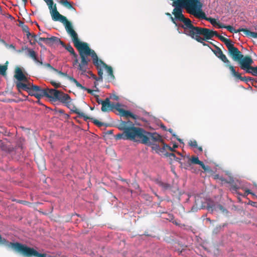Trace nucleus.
<instances>
[{"label": "nucleus", "mask_w": 257, "mask_h": 257, "mask_svg": "<svg viewBox=\"0 0 257 257\" xmlns=\"http://www.w3.org/2000/svg\"><path fill=\"white\" fill-rule=\"evenodd\" d=\"M163 146L162 148V149L164 150V152L165 151V150H166L167 149L170 150L171 152H174V149L176 148H177V147H178L177 145L176 144L174 145L173 148H172L170 146H168V145L165 144L164 143H163Z\"/></svg>", "instance_id": "33"}, {"label": "nucleus", "mask_w": 257, "mask_h": 257, "mask_svg": "<svg viewBox=\"0 0 257 257\" xmlns=\"http://www.w3.org/2000/svg\"><path fill=\"white\" fill-rule=\"evenodd\" d=\"M60 3L69 9H74L73 4L69 2L67 0H60Z\"/></svg>", "instance_id": "30"}, {"label": "nucleus", "mask_w": 257, "mask_h": 257, "mask_svg": "<svg viewBox=\"0 0 257 257\" xmlns=\"http://www.w3.org/2000/svg\"><path fill=\"white\" fill-rule=\"evenodd\" d=\"M74 46L78 49L81 58L80 63L78 65L77 69L81 72L82 75H84L88 69V63L90 59L88 56H90L93 60V63L97 70L98 77H97V81L102 82L103 81V68L102 64L100 61H102L99 59L95 51L91 50L86 43L81 42L77 38L73 42Z\"/></svg>", "instance_id": "2"}, {"label": "nucleus", "mask_w": 257, "mask_h": 257, "mask_svg": "<svg viewBox=\"0 0 257 257\" xmlns=\"http://www.w3.org/2000/svg\"><path fill=\"white\" fill-rule=\"evenodd\" d=\"M62 46L63 47H64L68 51H69L75 57V60L73 62V66L74 67H76V66H77V68L78 65L79 63H78V60L77 59V55L75 53L73 47L70 44H68L67 45H66L65 44V46Z\"/></svg>", "instance_id": "15"}, {"label": "nucleus", "mask_w": 257, "mask_h": 257, "mask_svg": "<svg viewBox=\"0 0 257 257\" xmlns=\"http://www.w3.org/2000/svg\"><path fill=\"white\" fill-rule=\"evenodd\" d=\"M111 105L113 106V108H115L118 111V110L123 109L122 108H120L121 105L119 103H117L115 105H113V104H111Z\"/></svg>", "instance_id": "41"}, {"label": "nucleus", "mask_w": 257, "mask_h": 257, "mask_svg": "<svg viewBox=\"0 0 257 257\" xmlns=\"http://www.w3.org/2000/svg\"><path fill=\"white\" fill-rule=\"evenodd\" d=\"M173 159L175 160H176L177 161H179V160H180L179 158H177L176 157V158H173Z\"/></svg>", "instance_id": "61"}, {"label": "nucleus", "mask_w": 257, "mask_h": 257, "mask_svg": "<svg viewBox=\"0 0 257 257\" xmlns=\"http://www.w3.org/2000/svg\"><path fill=\"white\" fill-rule=\"evenodd\" d=\"M8 62L7 61L5 65H1L0 64V74L3 76L6 75V71L8 69Z\"/></svg>", "instance_id": "31"}, {"label": "nucleus", "mask_w": 257, "mask_h": 257, "mask_svg": "<svg viewBox=\"0 0 257 257\" xmlns=\"http://www.w3.org/2000/svg\"><path fill=\"white\" fill-rule=\"evenodd\" d=\"M70 110L73 113L78 115L79 117H82L85 120L87 119H91L92 122L98 127H101L104 125V123L99 121L98 120L91 118L86 116L83 112H81L71 102V99L69 100L65 104Z\"/></svg>", "instance_id": "8"}, {"label": "nucleus", "mask_w": 257, "mask_h": 257, "mask_svg": "<svg viewBox=\"0 0 257 257\" xmlns=\"http://www.w3.org/2000/svg\"><path fill=\"white\" fill-rule=\"evenodd\" d=\"M0 42L2 44H4L6 46H7V44L6 43V42H5V41L4 40L0 39Z\"/></svg>", "instance_id": "53"}, {"label": "nucleus", "mask_w": 257, "mask_h": 257, "mask_svg": "<svg viewBox=\"0 0 257 257\" xmlns=\"http://www.w3.org/2000/svg\"><path fill=\"white\" fill-rule=\"evenodd\" d=\"M170 19H171V20L172 22L174 24H175V25H176V26H177V23H176V20H177V19H176L175 18H175H173V17H171L170 18ZM178 21H179V20H178Z\"/></svg>", "instance_id": "50"}, {"label": "nucleus", "mask_w": 257, "mask_h": 257, "mask_svg": "<svg viewBox=\"0 0 257 257\" xmlns=\"http://www.w3.org/2000/svg\"><path fill=\"white\" fill-rule=\"evenodd\" d=\"M118 98V97L117 96H114V99H116V100H117Z\"/></svg>", "instance_id": "63"}, {"label": "nucleus", "mask_w": 257, "mask_h": 257, "mask_svg": "<svg viewBox=\"0 0 257 257\" xmlns=\"http://www.w3.org/2000/svg\"><path fill=\"white\" fill-rule=\"evenodd\" d=\"M217 26H218V28H225L226 29V26H225L224 24H223L221 23H219V22L217 23Z\"/></svg>", "instance_id": "47"}, {"label": "nucleus", "mask_w": 257, "mask_h": 257, "mask_svg": "<svg viewBox=\"0 0 257 257\" xmlns=\"http://www.w3.org/2000/svg\"><path fill=\"white\" fill-rule=\"evenodd\" d=\"M98 81H95L94 82V87H95L96 89L97 88V86L98 85Z\"/></svg>", "instance_id": "56"}, {"label": "nucleus", "mask_w": 257, "mask_h": 257, "mask_svg": "<svg viewBox=\"0 0 257 257\" xmlns=\"http://www.w3.org/2000/svg\"><path fill=\"white\" fill-rule=\"evenodd\" d=\"M190 161L192 164L199 165L205 171H209L210 170V167L208 166H205L203 162L199 160L197 157H192L190 159Z\"/></svg>", "instance_id": "12"}, {"label": "nucleus", "mask_w": 257, "mask_h": 257, "mask_svg": "<svg viewBox=\"0 0 257 257\" xmlns=\"http://www.w3.org/2000/svg\"><path fill=\"white\" fill-rule=\"evenodd\" d=\"M210 43L213 45L212 42H210ZM213 46H214L215 50L211 49V50L215 55V56L220 59L224 63H226V66L227 65H229V64L230 63V61L228 60L226 56L223 54L221 49L214 44Z\"/></svg>", "instance_id": "10"}, {"label": "nucleus", "mask_w": 257, "mask_h": 257, "mask_svg": "<svg viewBox=\"0 0 257 257\" xmlns=\"http://www.w3.org/2000/svg\"><path fill=\"white\" fill-rule=\"evenodd\" d=\"M172 6L175 7L172 12L173 15L176 19L183 23L179 25L182 28L185 27V23H187V21H191L184 17L182 13V8L185 9L189 14L197 18L204 15L201 9L202 4L200 0H177L173 2Z\"/></svg>", "instance_id": "3"}, {"label": "nucleus", "mask_w": 257, "mask_h": 257, "mask_svg": "<svg viewBox=\"0 0 257 257\" xmlns=\"http://www.w3.org/2000/svg\"><path fill=\"white\" fill-rule=\"evenodd\" d=\"M15 77L19 81L27 82V77L23 74L21 68L18 67L16 69Z\"/></svg>", "instance_id": "17"}, {"label": "nucleus", "mask_w": 257, "mask_h": 257, "mask_svg": "<svg viewBox=\"0 0 257 257\" xmlns=\"http://www.w3.org/2000/svg\"><path fill=\"white\" fill-rule=\"evenodd\" d=\"M155 183L160 187H162L163 191L170 190L172 188V186L167 183L163 182L159 179H156L155 181Z\"/></svg>", "instance_id": "24"}, {"label": "nucleus", "mask_w": 257, "mask_h": 257, "mask_svg": "<svg viewBox=\"0 0 257 257\" xmlns=\"http://www.w3.org/2000/svg\"><path fill=\"white\" fill-rule=\"evenodd\" d=\"M232 59L233 61L238 62L240 68L244 70L245 73H250L253 75L254 67L251 66L253 61L250 56H244L243 55L239 52L237 54L236 57H234Z\"/></svg>", "instance_id": "7"}, {"label": "nucleus", "mask_w": 257, "mask_h": 257, "mask_svg": "<svg viewBox=\"0 0 257 257\" xmlns=\"http://www.w3.org/2000/svg\"><path fill=\"white\" fill-rule=\"evenodd\" d=\"M245 193H247V194H251L250 191L249 190H246L245 191Z\"/></svg>", "instance_id": "58"}, {"label": "nucleus", "mask_w": 257, "mask_h": 257, "mask_svg": "<svg viewBox=\"0 0 257 257\" xmlns=\"http://www.w3.org/2000/svg\"><path fill=\"white\" fill-rule=\"evenodd\" d=\"M197 149H198V150L200 151V152H202L203 150H202V148L201 147H198L197 146Z\"/></svg>", "instance_id": "57"}, {"label": "nucleus", "mask_w": 257, "mask_h": 257, "mask_svg": "<svg viewBox=\"0 0 257 257\" xmlns=\"http://www.w3.org/2000/svg\"><path fill=\"white\" fill-rule=\"evenodd\" d=\"M227 67L229 68L230 71L231 72L232 75L236 77V78L241 80L244 81L246 82V77H242L241 74L238 72H236L234 68V67L231 65H227Z\"/></svg>", "instance_id": "22"}, {"label": "nucleus", "mask_w": 257, "mask_h": 257, "mask_svg": "<svg viewBox=\"0 0 257 257\" xmlns=\"http://www.w3.org/2000/svg\"><path fill=\"white\" fill-rule=\"evenodd\" d=\"M23 50H27V55L32 59L35 62H39V59L37 57V55L36 53V52L30 48H29L27 47H23L22 48Z\"/></svg>", "instance_id": "18"}, {"label": "nucleus", "mask_w": 257, "mask_h": 257, "mask_svg": "<svg viewBox=\"0 0 257 257\" xmlns=\"http://www.w3.org/2000/svg\"><path fill=\"white\" fill-rule=\"evenodd\" d=\"M253 76H257V66L254 67V71Z\"/></svg>", "instance_id": "54"}, {"label": "nucleus", "mask_w": 257, "mask_h": 257, "mask_svg": "<svg viewBox=\"0 0 257 257\" xmlns=\"http://www.w3.org/2000/svg\"><path fill=\"white\" fill-rule=\"evenodd\" d=\"M120 115L126 117H130L134 119H137L138 116L134 114L133 113L128 110H126L124 109L118 110Z\"/></svg>", "instance_id": "25"}, {"label": "nucleus", "mask_w": 257, "mask_h": 257, "mask_svg": "<svg viewBox=\"0 0 257 257\" xmlns=\"http://www.w3.org/2000/svg\"><path fill=\"white\" fill-rule=\"evenodd\" d=\"M51 83L53 86H54L56 88H59L61 86V84L60 83H57L54 81H51Z\"/></svg>", "instance_id": "42"}, {"label": "nucleus", "mask_w": 257, "mask_h": 257, "mask_svg": "<svg viewBox=\"0 0 257 257\" xmlns=\"http://www.w3.org/2000/svg\"><path fill=\"white\" fill-rule=\"evenodd\" d=\"M214 178L215 179H217V178H219V175H216L214 177Z\"/></svg>", "instance_id": "62"}, {"label": "nucleus", "mask_w": 257, "mask_h": 257, "mask_svg": "<svg viewBox=\"0 0 257 257\" xmlns=\"http://www.w3.org/2000/svg\"><path fill=\"white\" fill-rule=\"evenodd\" d=\"M170 19H171V20L172 22L174 24H175V25H176V26H177V23H176V20H177V19H176L175 18H175H173V17H171L170 18ZM178 21H179V20H178Z\"/></svg>", "instance_id": "51"}, {"label": "nucleus", "mask_w": 257, "mask_h": 257, "mask_svg": "<svg viewBox=\"0 0 257 257\" xmlns=\"http://www.w3.org/2000/svg\"><path fill=\"white\" fill-rule=\"evenodd\" d=\"M152 145V148L153 150H155L157 153H163L164 150L162 149V148H161L159 145L153 144H151Z\"/></svg>", "instance_id": "32"}, {"label": "nucleus", "mask_w": 257, "mask_h": 257, "mask_svg": "<svg viewBox=\"0 0 257 257\" xmlns=\"http://www.w3.org/2000/svg\"><path fill=\"white\" fill-rule=\"evenodd\" d=\"M185 32L191 33L192 35L200 36L198 40H208L212 38V30L209 29L194 26L191 21H187L185 27L183 28Z\"/></svg>", "instance_id": "6"}, {"label": "nucleus", "mask_w": 257, "mask_h": 257, "mask_svg": "<svg viewBox=\"0 0 257 257\" xmlns=\"http://www.w3.org/2000/svg\"><path fill=\"white\" fill-rule=\"evenodd\" d=\"M250 33L252 35V38H257V33L253 32V33Z\"/></svg>", "instance_id": "52"}, {"label": "nucleus", "mask_w": 257, "mask_h": 257, "mask_svg": "<svg viewBox=\"0 0 257 257\" xmlns=\"http://www.w3.org/2000/svg\"><path fill=\"white\" fill-rule=\"evenodd\" d=\"M207 209L209 211H213V210H219L224 213H227L228 212L227 210L220 204H214L212 206L208 205L207 206Z\"/></svg>", "instance_id": "19"}, {"label": "nucleus", "mask_w": 257, "mask_h": 257, "mask_svg": "<svg viewBox=\"0 0 257 257\" xmlns=\"http://www.w3.org/2000/svg\"><path fill=\"white\" fill-rule=\"evenodd\" d=\"M61 45L62 46H65V44L60 39L57 37L52 36L50 38H48L47 45L49 46H53V45Z\"/></svg>", "instance_id": "14"}, {"label": "nucleus", "mask_w": 257, "mask_h": 257, "mask_svg": "<svg viewBox=\"0 0 257 257\" xmlns=\"http://www.w3.org/2000/svg\"><path fill=\"white\" fill-rule=\"evenodd\" d=\"M218 38L221 41L225 44L228 49V54L232 58V59H233L234 57H236L237 54L240 51L236 47L234 46V45L232 43L231 41L221 35L218 36Z\"/></svg>", "instance_id": "9"}, {"label": "nucleus", "mask_w": 257, "mask_h": 257, "mask_svg": "<svg viewBox=\"0 0 257 257\" xmlns=\"http://www.w3.org/2000/svg\"><path fill=\"white\" fill-rule=\"evenodd\" d=\"M44 65L47 67H48L49 68H50L51 69L53 70V71H55V72H57V70L55 68H54V67H53L49 63H46L44 64Z\"/></svg>", "instance_id": "46"}, {"label": "nucleus", "mask_w": 257, "mask_h": 257, "mask_svg": "<svg viewBox=\"0 0 257 257\" xmlns=\"http://www.w3.org/2000/svg\"><path fill=\"white\" fill-rule=\"evenodd\" d=\"M100 63L102 64V66L106 69L108 73V81L113 80L115 79V77L112 67L107 65L103 61H100Z\"/></svg>", "instance_id": "13"}, {"label": "nucleus", "mask_w": 257, "mask_h": 257, "mask_svg": "<svg viewBox=\"0 0 257 257\" xmlns=\"http://www.w3.org/2000/svg\"><path fill=\"white\" fill-rule=\"evenodd\" d=\"M184 33L187 36H189L192 39H193L194 40H195L196 41H197L199 43H200L201 44H202L204 46H208L211 49V47L209 46V45L206 44V43L204 42V41L205 40H201V41H200V40H198V38L199 37H200V36H198V35H194V36L193 35H192V34H191V33H188V32H184Z\"/></svg>", "instance_id": "26"}, {"label": "nucleus", "mask_w": 257, "mask_h": 257, "mask_svg": "<svg viewBox=\"0 0 257 257\" xmlns=\"http://www.w3.org/2000/svg\"><path fill=\"white\" fill-rule=\"evenodd\" d=\"M55 111L56 113H59L60 114H63L65 115V118L68 119L69 117V115L68 114H66L64 113V110L60 108H56Z\"/></svg>", "instance_id": "36"}, {"label": "nucleus", "mask_w": 257, "mask_h": 257, "mask_svg": "<svg viewBox=\"0 0 257 257\" xmlns=\"http://www.w3.org/2000/svg\"><path fill=\"white\" fill-rule=\"evenodd\" d=\"M36 63H39L41 65H43V62L39 60V62H35Z\"/></svg>", "instance_id": "59"}, {"label": "nucleus", "mask_w": 257, "mask_h": 257, "mask_svg": "<svg viewBox=\"0 0 257 257\" xmlns=\"http://www.w3.org/2000/svg\"><path fill=\"white\" fill-rule=\"evenodd\" d=\"M70 98L68 94L59 91V94H58V97L56 98L55 100H59L65 104L69 100H70Z\"/></svg>", "instance_id": "20"}, {"label": "nucleus", "mask_w": 257, "mask_h": 257, "mask_svg": "<svg viewBox=\"0 0 257 257\" xmlns=\"http://www.w3.org/2000/svg\"><path fill=\"white\" fill-rule=\"evenodd\" d=\"M71 80H72V82H73L75 84L76 86L80 88L81 89L86 90L87 91V92L89 94H91L95 96V95H97L96 94H95L94 93V91H98V88L96 90H91L88 88H86L85 87L82 86L78 81L75 78H71Z\"/></svg>", "instance_id": "16"}, {"label": "nucleus", "mask_w": 257, "mask_h": 257, "mask_svg": "<svg viewBox=\"0 0 257 257\" xmlns=\"http://www.w3.org/2000/svg\"><path fill=\"white\" fill-rule=\"evenodd\" d=\"M113 109V106L110 103V100L108 98H106L103 102L101 106V111L103 112H106L109 110H111Z\"/></svg>", "instance_id": "23"}, {"label": "nucleus", "mask_w": 257, "mask_h": 257, "mask_svg": "<svg viewBox=\"0 0 257 257\" xmlns=\"http://www.w3.org/2000/svg\"><path fill=\"white\" fill-rule=\"evenodd\" d=\"M189 145L193 147L197 148V143L196 140H191L189 142Z\"/></svg>", "instance_id": "40"}, {"label": "nucleus", "mask_w": 257, "mask_h": 257, "mask_svg": "<svg viewBox=\"0 0 257 257\" xmlns=\"http://www.w3.org/2000/svg\"><path fill=\"white\" fill-rule=\"evenodd\" d=\"M29 86L19 81L16 82V86L19 91H21L22 90L27 91L29 89Z\"/></svg>", "instance_id": "27"}, {"label": "nucleus", "mask_w": 257, "mask_h": 257, "mask_svg": "<svg viewBox=\"0 0 257 257\" xmlns=\"http://www.w3.org/2000/svg\"><path fill=\"white\" fill-rule=\"evenodd\" d=\"M117 128L123 131L115 136L116 140H130L145 145H151V140L156 142L163 143L162 136L157 133H150L144 129L136 127L130 120H120L117 124Z\"/></svg>", "instance_id": "1"}, {"label": "nucleus", "mask_w": 257, "mask_h": 257, "mask_svg": "<svg viewBox=\"0 0 257 257\" xmlns=\"http://www.w3.org/2000/svg\"><path fill=\"white\" fill-rule=\"evenodd\" d=\"M212 38L214 36H216L217 37H218L219 35L216 31L212 30Z\"/></svg>", "instance_id": "49"}, {"label": "nucleus", "mask_w": 257, "mask_h": 257, "mask_svg": "<svg viewBox=\"0 0 257 257\" xmlns=\"http://www.w3.org/2000/svg\"><path fill=\"white\" fill-rule=\"evenodd\" d=\"M57 72L62 76L66 77L71 82H72L71 78H74L73 77L68 75L67 73L62 72L61 71H59L58 70Z\"/></svg>", "instance_id": "39"}, {"label": "nucleus", "mask_w": 257, "mask_h": 257, "mask_svg": "<svg viewBox=\"0 0 257 257\" xmlns=\"http://www.w3.org/2000/svg\"><path fill=\"white\" fill-rule=\"evenodd\" d=\"M30 88L32 89L33 91L35 92L36 93L38 90L40 88V87L37 85H32L29 86Z\"/></svg>", "instance_id": "38"}, {"label": "nucleus", "mask_w": 257, "mask_h": 257, "mask_svg": "<svg viewBox=\"0 0 257 257\" xmlns=\"http://www.w3.org/2000/svg\"><path fill=\"white\" fill-rule=\"evenodd\" d=\"M253 80V78L250 77H246V82L248 81L252 80Z\"/></svg>", "instance_id": "55"}, {"label": "nucleus", "mask_w": 257, "mask_h": 257, "mask_svg": "<svg viewBox=\"0 0 257 257\" xmlns=\"http://www.w3.org/2000/svg\"><path fill=\"white\" fill-rule=\"evenodd\" d=\"M0 244L7 246L8 248L13 249L16 252L20 253L25 257H56L48 255L46 253H40L34 248L29 247L26 245L20 242H9L7 239L3 238L0 234ZM61 257H65L62 256Z\"/></svg>", "instance_id": "4"}, {"label": "nucleus", "mask_w": 257, "mask_h": 257, "mask_svg": "<svg viewBox=\"0 0 257 257\" xmlns=\"http://www.w3.org/2000/svg\"><path fill=\"white\" fill-rule=\"evenodd\" d=\"M198 19H204L205 20L208 22H209L213 26H217V22L216 20L212 18L211 17L208 18L206 16L205 13L204 12L203 16H201V17H199Z\"/></svg>", "instance_id": "28"}, {"label": "nucleus", "mask_w": 257, "mask_h": 257, "mask_svg": "<svg viewBox=\"0 0 257 257\" xmlns=\"http://www.w3.org/2000/svg\"><path fill=\"white\" fill-rule=\"evenodd\" d=\"M48 6L52 19L54 21H59L65 25L67 32L71 36L74 42L78 37L77 34L73 30L71 23L68 21L66 17L60 14L57 11L56 4H54L53 0H43Z\"/></svg>", "instance_id": "5"}, {"label": "nucleus", "mask_w": 257, "mask_h": 257, "mask_svg": "<svg viewBox=\"0 0 257 257\" xmlns=\"http://www.w3.org/2000/svg\"><path fill=\"white\" fill-rule=\"evenodd\" d=\"M36 38H37V35H36L34 34H31L30 37L29 42L31 45H35L37 41H38L37 39H36Z\"/></svg>", "instance_id": "34"}, {"label": "nucleus", "mask_w": 257, "mask_h": 257, "mask_svg": "<svg viewBox=\"0 0 257 257\" xmlns=\"http://www.w3.org/2000/svg\"><path fill=\"white\" fill-rule=\"evenodd\" d=\"M95 97L96 99V102L98 104H101V105H102V103H103V102H104V100L99 99V95H95Z\"/></svg>", "instance_id": "45"}, {"label": "nucleus", "mask_w": 257, "mask_h": 257, "mask_svg": "<svg viewBox=\"0 0 257 257\" xmlns=\"http://www.w3.org/2000/svg\"><path fill=\"white\" fill-rule=\"evenodd\" d=\"M10 47H11V48H15V47H14V46L13 45H11Z\"/></svg>", "instance_id": "64"}, {"label": "nucleus", "mask_w": 257, "mask_h": 257, "mask_svg": "<svg viewBox=\"0 0 257 257\" xmlns=\"http://www.w3.org/2000/svg\"><path fill=\"white\" fill-rule=\"evenodd\" d=\"M36 98L40 99L41 97H45L47 95L46 89H42L41 87L38 91L36 93Z\"/></svg>", "instance_id": "29"}, {"label": "nucleus", "mask_w": 257, "mask_h": 257, "mask_svg": "<svg viewBox=\"0 0 257 257\" xmlns=\"http://www.w3.org/2000/svg\"><path fill=\"white\" fill-rule=\"evenodd\" d=\"M27 91L28 92L29 94L31 96H34L36 98V93L34 91H33L32 89L29 87V89L27 90Z\"/></svg>", "instance_id": "43"}, {"label": "nucleus", "mask_w": 257, "mask_h": 257, "mask_svg": "<svg viewBox=\"0 0 257 257\" xmlns=\"http://www.w3.org/2000/svg\"><path fill=\"white\" fill-rule=\"evenodd\" d=\"M165 155L166 156H168V157H170L176 158L175 155L174 153H167L165 154Z\"/></svg>", "instance_id": "48"}, {"label": "nucleus", "mask_w": 257, "mask_h": 257, "mask_svg": "<svg viewBox=\"0 0 257 257\" xmlns=\"http://www.w3.org/2000/svg\"><path fill=\"white\" fill-rule=\"evenodd\" d=\"M47 40L48 38L39 37L38 41H37L36 42H37L39 44V45L42 47V44H41V42L43 41L47 45Z\"/></svg>", "instance_id": "37"}, {"label": "nucleus", "mask_w": 257, "mask_h": 257, "mask_svg": "<svg viewBox=\"0 0 257 257\" xmlns=\"http://www.w3.org/2000/svg\"><path fill=\"white\" fill-rule=\"evenodd\" d=\"M226 29L231 33H237L242 32L246 36L252 38V35L250 33H253V32H251L247 29L241 28L236 30L232 26L230 25L226 26Z\"/></svg>", "instance_id": "11"}, {"label": "nucleus", "mask_w": 257, "mask_h": 257, "mask_svg": "<svg viewBox=\"0 0 257 257\" xmlns=\"http://www.w3.org/2000/svg\"><path fill=\"white\" fill-rule=\"evenodd\" d=\"M166 15H167L168 16L170 17V18H171V17H172V15H171L170 13H166Z\"/></svg>", "instance_id": "60"}, {"label": "nucleus", "mask_w": 257, "mask_h": 257, "mask_svg": "<svg viewBox=\"0 0 257 257\" xmlns=\"http://www.w3.org/2000/svg\"><path fill=\"white\" fill-rule=\"evenodd\" d=\"M87 73L90 75L91 77L97 81V76L95 74H94L91 71H88Z\"/></svg>", "instance_id": "44"}, {"label": "nucleus", "mask_w": 257, "mask_h": 257, "mask_svg": "<svg viewBox=\"0 0 257 257\" xmlns=\"http://www.w3.org/2000/svg\"><path fill=\"white\" fill-rule=\"evenodd\" d=\"M22 28L23 31L26 33V35H27L28 39H30L31 33L29 32V27L27 25H24L22 26Z\"/></svg>", "instance_id": "35"}, {"label": "nucleus", "mask_w": 257, "mask_h": 257, "mask_svg": "<svg viewBox=\"0 0 257 257\" xmlns=\"http://www.w3.org/2000/svg\"><path fill=\"white\" fill-rule=\"evenodd\" d=\"M46 91L47 95L45 97L55 100L56 98L58 97V94H59V91L54 89L46 88Z\"/></svg>", "instance_id": "21"}]
</instances>
